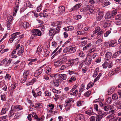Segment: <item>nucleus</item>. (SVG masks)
Listing matches in <instances>:
<instances>
[{"label":"nucleus","instance_id":"nucleus-64","mask_svg":"<svg viewBox=\"0 0 121 121\" xmlns=\"http://www.w3.org/2000/svg\"><path fill=\"white\" fill-rule=\"evenodd\" d=\"M82 17L81 15H78L75 16L74 18L76 20H78L81 19Z\"/></svg>","mask_w":121,"mask_h":121},{"label":"nucleus","instance_id":"nucleus-3","mask_svg":"<svg viewBox=\"0 0 121 121\" xmlns=\"http://www.w3.org/2000/svg\"><path fill=\"white\" fill-rule=\"evenodd\" d=\"M8 59L7 58H5L1 62L0 64H1L2 65L3 64H4L6 63L5 65V66H7L9 65L11 63V61L12 60V59H9L7 61Z\"/></svg>","mask_w":121,"mask_h":121},{"label":"nucleus","instance_id":"nucleus-29","mask_svg":"<svg viewBox=\"0 0 121 121\" xmlns=\"http://www.w3.org/2000/svg\"><path fill=\"white\" fill-rule=\"evenodd\" d=\"M61 61L62 63L63 64L64 62L66 61L67 60V57L64 56H62L61 59L60 60Z\"/></svg>","mask_w":121,"mask_h":121},{"label":"nucleus","instance_id":"nucleus-2","mask_svg":"<svg viewBox=\"0 0 121 121\" xmlns=\"http://www.w3.org/2000/svg\"><path fill=\"white\" fill-rule=\"evenodd\" d=\"M117 13L116 11L113 10L111 13H107L105 16L106 19H109L113 18V17L117 14Z\"/></svg>","mask_w":121,"mask_h":121},{"label":"nucleus","instance_id":"nucleus-44","mask_svg":"<svg viewBox=\"0 0 121 121\" xmlns=\"http://www.w3.org/2000/svg\"><path fill=\"white\" fill-rule=\"evenodd\" d=\"M94 84V83L91 82H90L87 85L86 89H88L92 87Z\"/></svg>","mask_w":121,"mask_h":121},{"label":"nucleus","instance_id":"nucleus-56","mask_svg":"<svg viewBox=\"0 0 121 121\" xmlns=\"http://www.w3.org/2000/svg\"><path fill=\"white\" fill-rule=\"evenodd\" d=\"M102 75V74L100 73H99V75L94 80V82H95L98 80L100 77Z\"/></svg>","mask_w":121,"mask_h":121},{"label":"nucleus","instance_id":"nucleus-42","mask_svg":"<svg viewBox=\"0 0 121 121\" xmlns=\"http://www.w3.org/2000/svg\"><path fill=\"white\" fill-rule=\"evenodd\" d=\"M60 27L59 25H58V26H57V27L56 28V30L55 31V33L53 35H54L56 33H58L60 31Z\"/></svg>","mask_w":121,"mask_h":121},{"label":"nucleus","instance_id":"nucleus-27","mask_svg":"<svg viewBox=\"0 0 121 121\" xmlns=\"http://www.w3.org/2000/svg\"><path fill=\"white\" fill-rule=\"evenodd\" d=\"M85 113L86 114L90 116L92 115H94V112L92 111L88 110L85 111Z\"/></svg>","mask_w":121,"mask_h":121},{"label":"nucleus","instance_id":"nucleus-13","mask_svg":"<svg viewBox=\"0 0 121 121\" xmlns=\"http://www.w3.org/2000/svg\"><path fill=\"white\" fill-rule=\"evenodd\" d=\"M43 69L41 68L39 69L36 71L34 74V75L35 77H37L42 72Z\"/></svg>","mask_w":121,"mask_h":121},{"label":"nucleus","instance_id":"nucleus-26","mask_svg":"<svg viewBox=\"0 0 121 121\" xmlns=\"http://www.w3.org/2000/svg\"><path fill=\"white\" fill-rule=\"evenodd\" d=\"M20 34V32H19L14 33L11 35V37L14 40L17 37V35Z\"/></svg>","mask_w":121,"mask_h":121},{"label":"nucleus","instance_id":"nucleus-14","mask_svg":"<svg viewBox=\"0 0 121 121\" xmlns=\"http://www.w3.org/2000/svg\"><path fill=\"white\" fill-rule=\"evenodd\" d=\"M90 7L89 5H86L83 8H82L80 10L81 12H86L90 10Z\"/></svg>","mask_w":121,"mask_h":121},{"label":"nucleus","instance_id":"nucleus-4","mask_svg":"<svg viewBox=\"0 0 121 121\" xmlns=\"http://www.w3.org/2000/svg\"><path fill=\"white\" fill-rule=\"evenodd\" d=\"M13 18V17L10 16L9 18L8 19L7 21V29L8 30H10L11 28V25L12 23V20Z\"/></svg>","mask_w":121,"mask_h":121},{"label":"nucleus","instance_id":"nucleus-41","mask_svg":"<svg viewBox=\"0 0 121 121\" xmlns=\"http://www.w3.org/2000/svg\"><path fill=\"white\" fill-rule=\"evenodd\" d=\"M17 85V84L15 83H13L11 86L12 90L13 91L14 89L16 87Z\"/></svg>","mask_w":121,"mask_h":121},{"label":"nucleus","instance_id":"nucleus-60","mask_svg":"<svg viewBox=\"0 0 121 121\" xmlns=\"http://www.w3.org/2000/svg\"><path fill=\"white\" fill-rule=\"evenodd\" d=\"M108 62H105L103 64V68H104L106 69V68L107 67H108Z\"/></svg>","mask_w":121,"mask_h":121},{"label":"nucleus","instance_id":"nucleus-9","mask_svg":"<svg viewBox=\"0 0 121 121\" xmlns=\"http://www.w3.org/2000/svg\"><path fill=\"white\" fill-rule=\"evenodd\" d=\"M103 13L101 12H99L98 14L96 15V18L97 20L99 21L103 18Z\"/></svg>","mask_w":121,"mask_h":121},{"label":"nucleus","instance_id":"nucleus-35","mask_svg":"<svg viewBox=\"0 0 121 121\" xmlns=\"http://www.w3.org/2000/svg\"><path fill=\"white\" fill-rule=\"evenodd\" d=\"M78 86V84H75L73 86L71 89V90L70 91V92H72L73 91L76 89Z\"/></svg>","mask_w":121,"mask_h":121},{"label":"nucleus","instance_id":"nucleus-47","mask_svg":"<svg viewBox=\"0 0 121 121\" xmlns=\"http://www.w3.org/2000/svg\"><path fill=\"white\" fill-rule=\"evenodd\" d=\"M39 15L40 17H45L48 16V15L46 13H40Z\"/></svg>","mask_w":121,"mask_h":121},{"label":"nucleus","instance_id":"nucleus-6","mask_svg":"<svg viewBox=\"0 0 121 121\" xmlns=\"http://www.w3.org/2000/svg\"><path fill=\"white\" fill-rule=\"evenodd\" d=\"M33 35H38L41 36V32L39 30L37 29H35L33 30Z\"/></svg>","mask_w":121,"mask_h":121},{"label":"nucleus","instance_id":"nucleus-28","mask_svg":"<svg viewBox=\"0 0 121 121\" xmlns=\"http://www.w3.org/2000/svg\"><path fill=\"white\" fill-rule=\"evenodd\" d=\"M117 44V43L115 41H112L109 46V47H114L116 46Z\"/></svg>","mask_w":121,"mask_h":121},{"label":"nucleus","instance_id":"nucleus-48","mask_svg":"<svg viewBox=\"0 0 121 121\" xmlns=\"http://www.w3.org/2000/svg\"><path fill=\"white\" fill-rule=\"evenodd\" d=\"M82 5V4L81 3L77 4L74 6V8L76 9L79 8Z\"/></svg>","mask_w":121,"mask_h":121},{"label":"nucleus","instance_id":"nucleus-51","mask_svg":"<svg viewBox=\"0 0 121 121\" xmlns=\"http://www.w3.org/2000/svg\"><path fill=\"white\" fill-rule=\"evenodd\" d=\"M52 91L54 93L57 94H60L61 92V91H60L56 90L54 89H52Z\"/></svg>","mask_w":121,"mask_h":121},{"label":"nucleus","instance_id":"nucleus-38","mask_svg":"<svg viewBox=\"0 0 121 121\" xmlns=\"http://www.w3.org/2000/svg\"><path fill=\"white\" fill-rule=\"evenodd\" d=\"M29 71H26L24 73L23 76L25 78H26L29 75Z\"/></svg>","mask_w":121,"mask_h":121},{"label":"nucleus","instance_id":"nucleus-43","mask_svg":"<svg viewBox=\"0 0 121 121\" xmlns=\"http://www.w3.org/2000/svg\"><path fill=\"white\" fill-rule=\"evenodd\" d=\"M45 95L46 96H51V93L47 91H45Z\"/></svg>","mask_w":121,"mask_h":121},{"label":"nucleus","instance_id":"nucleus-31","mask_svg":"<svg viewBox=\"0 0 121 121\" xmlns=\"http://www.w3.org/2000/svg\"><path fill=\"white\" fill-rule=\"evenodd\" d=\"M87 65L85 63H83V62L82 63L79 65V68L80 69H82L86 68L87 67Z\"/></svg>","mask_w":121,"mask_h":121},{"label":"nucleus","instance_id":"nucleus-17","mask_svg":"<svg viewBox=\"0 0 121 121\" xmlns=\"http://www.w3.org/2000/svg\"><path fill=\"white\" fill-rule=\"evenodd\" d=\"M37 81L35 78H34L31 80L30 82H27L26 83V85L27 86L31 85L34 84Z\"/></svg>","mask_w":121,"mask_h":121},{"label":"nucleus","instance_id":"nucleus-62","mask_svg":"<svg viewBox=\"0 0 121 121\" xmlns=\"http://www.w3.org/2000/svg\"><path fill=\"white\" fill-rule=\"evenodd\" d=\"M111 33V31L110 30H108L104 34V36L105 37H107L109 34H110Z\"/></svg>","mask_w":121,"mask_h":121},{"label":"nucleus","instance_id":"nucleus-55","mask_svg":"<svg viewBox=\"0 0 121 121\" xmlns=\"http://www.w3.org/2000/svg\"><path fill=\"white\" fill-rule=\"evenodd\" d=\"M96 50V48H93L92 49H91L89 51V53H91L93 52H94Z\"/></svg>","mask_w":121,"mask_h":121},{"label":"nucleus","instance_id":"nucleus-8","mask_svg":"<svg viewBox=\"0 0 121 121\" xmlns=\"http://www.w3.org/2000/svg\"><path fill=\"white\" fill-rule=\"evenodd\" d=\"M69 52H70L71 53H73L75 52L77 49V47L76 46H72L68 47Z\"/></svg>","mask_w":121,"mask_h":121},{"label":"nucleus","instance_id":"nucleus-1","mask_svg":"<svg viewBox=\"0 0 121 121\" xmlns=\"http://www.w3.org/2000/svg\"><path fill=\"white\" fill-rule=\"evenodd\" d=\"M107 114V112H102L101 114L98 113L96 116V121H100L103 117L106 116Z\"/></svg>","mask_w":121,"mask_h":121},{"label":"nucleus","instance_id":"nucleus-7","mask_svg":"<svg viewBox=\"0 0 121 121\" xmlns=\"http://www.w3.org/2000/svg\"><path fill=\"white\" fill-rule=\"evenodd\" d=\"M91 57L90 56L89 57H86L84 60L85 63L87 65H90L91 62Z\"/></svg>","mask_w":121,"mask_h":121},{"label":"nucleus","instance_id":"nucleus-34","mask_svg":"<svg viewBox=\"0 0 121 121\" xmlns=\"http://www.w3.org/2000/svg\"><path fill=\"white\" fill-rule=\"evenodd\" d=\"M55 30L53 28H52L50 29L49 31V35L51 36L54 33Z\"/></svg>","mask_w":121,"mask_h":121},{"label":"nucleus","instance_id":"nucleus-63","mask_svg":"<svg viewBox=\"0 0 121 121\" xmlns=\"http://www.w3.org/2000/svg\"><path fill=\"white\" fill-rule=\"evenodd\" d=\"M49 52L48 51L46 50L44 54V56L45 57H46L49 55Z\"/></svg>","mask_w":121,"mask_h":121},{"label":"nucleus","instance_id":"nucleus-53","mask_svg":"<svg viewBox=\"0 0 121 121\" xmlns=\"http://www.w3.org/2000/svg\"><path fill=\"white\" fill-rule=\"evenodd\" d=\"M121 104V101L117 100L114 103V104L117 105H119Z\"/></svg>","mask_w":121,"mask_h":121},{"label":"nucleus","instance_id":"nucleus-50","mask_svg":"<svg viewBox=\"0 0 121 121\" xmlns=\"http://www.w3.org/2000/svg\"><path fill=\"white\" fill-rule=\"evenodd\" d=\"M91 92L90 91H87L84 94V95L87 97H89L91 94Z\"/></svg>","mask_w":121,"mask_h":121},{"label":"nucleus","instance_id":"nucleus-49","mask_svg":"<svg viewBox=\"0 0 121 121\" xmlns=\"http://www.w3.org/2000/svg\"><path fill=\"white\" fill-rule=\"evenodd\" d=\"M118 97L117 94H113L112 95V99L113 100H116L118 99Z\"/></svg>","mask_w":121,"mask_h":121},{"label":"nucleus","instance_id":"nucleus-11","mask_svg":"<svg viewBox=\"0 0 121 121\" xmlns=\"http://www.w3.org/2000/svg\"><path fill=\"white\" fill-rule=\"evenodd\" d=\"M74 100L73 98L69 99L65 101V107L68 106V105L71 106V105L70 104V103L72 102H74Z\"/></svg>","mask_w":121,"mask_h":121},{"label":"nucleus","instance_id":"nucleus-24","mask_svg":"<svg viewBox=\"0 0 121 121\" xmlns=\"http://www.w3.org/2000/svg\"><path fill=\"white\" fill-rule=\"evenodd\" d=\"M76 104L77 106L80 107L83 105L84 104V103L83 101L79 100L77 101Z\"/></svg>","mask_w":121,"mask_h":121},{"label":"nucleus","instance_id":"nucleus-5","mask_svg":"<svg viewBox=\"0 0 121 121\" xmlns=\"http://www.w3.org/2000/svg\"><path fill=\"white\" fill-rule=\"evenodd\" d=\"M78 121H84L85 119L84 116L82 114H78L76 118Z\"/></svg>","mask_w":121,"mask_h":121},{"label":"nucleus","instance_id":"nucleus-46","mask_svg":"<svg viewBox=\"0 0 121 121\" xmlns=\"http://www.w3.org/2000/svg\"><path fill=\"white\" fill-rule=\"evenodd\" d=\"M60 76L63 80L66 79L67 78V75L65 74H60Z\"/></svg>","mask_w":121,"mask_h":121},{"label":"nucleus","instance_id":"nucleus-23","mask_svg":"<svg viewBox=\"0 0 121 121\" xmlns=\"http://www.w3.org/2000/svg\"><path fill=\"white\" fill-rule=\"evenodd\" d=\"M23 28L24 29L28 28L29 26V24L28 22H24L22 24Z\"/></svg>","mask_w":121,"mask_h":121},{"label":"nucleus","instance_id":"nucleus-22","mask_svg":"<svg viewBox=\"0 0 121 121\" xmlns=\"http://www.w3.org/2000/svg\"><path fill=\"white\" fill-rule=\"evenodd\" d=\"M15 112V109L12 107L11 110L9 112V117H12Z\"/></svg>","mask_w":121,"mask_h":121},{"label":"nucleus","instance_id":"nucleus-45","mask_svg":"<svg viewBox=\"0 0 121 121\" xmlns=\"http://www.w3.org/2000/svg\"><path fill=\"white\" fill-rule=\"evenodd\" d=\"M110 25V23L108 22L105 23L104 25V27L105 28L107 27H108Z\"/></svg>","mask_w":121,"mask_h":121},{"label":"nucleus","instance_id":"nucleus-59","mask_svg":"<svg viewBox=\"0 0 121 121\" xmlns=\"http://www.w3.org/2000/svg\"><path fill=\"white\" fill-rule=\"evenodd\" d=\"M84 90V86L82 84V87L79 89V92H82Z\"/></svg>","mask_w":121,"mask_h":121},{"label":"nucleus","instance_id":"nucleus-33","mask_svg":"<svg viewBox=\"0 0 121 121\" xmlns=\"http://www.w3.org/2000/svg\"><path fill=\"white\" fill-rule=\"evenodd\" d=\"M115 117V114H111L110 115H109L106 117V119H109L110 120L112 119L113 118H114Z\"/></svg>","mask_w":121,"mask_h":121},{"label":"nucleus","instance_id":"nucleus-12","mask_svg":"<svg viewBox=\"0 0 121 121\" xmlns=\"http://www.w3.org/2000/svg\"><path fill=\"white\" fill-rule=\"evenodd\" d=\"M24 48L23 46L21 45L17 53L19 56L22 55L24 52Z\"/></svg>","mask_w":121,"mask_h":121},{"label":"nucleus","instance_id":"nucleus-30","mask_svg":"<svg viewBox=\"0 0 121 121\" xmlns=\"http://www.w3.org/2000/svg\"><path fill=\"white\" fill-rule=\"evenodd\" d=\"M21 116L20 113L17 112L16 113L14 117V118L15 119H17L19 118Z\"/></svg>","mask_w":121,"mask_h":121},{"label":"nucleus","instance_id":"nucleus-25","mask_svg":"<svg viewBox=\"0 0 121 121\" xmlns=\"http://www.w3.org/2000/svg\"><path fill=\"white\" fill-rule=\"evenodd\" d=\"M62 64V63L61 61L59 60L55 62L54 64L55 66L58 67L60 66Z\"/></svg>","mask_w":121,"mask_h":121},{"label":"nucleus","instance_id":"nucleus-16","mask_svg":"<svg viewBox=\"0 0 121 121\" xmlns=\"http://www.w3.org/2000/svg\"><path fill=\"white\" fill-rule=\"evenodd\" d=\"M112 55V53L110 52H108L105 55V59L106 60H108L111 58Z\"/></svg>","mask_w":121,"mask_h":121},{"label":"nucleus","instance_id":"nucleus-37","mask_svg":"<svg viewBox=\"0 0 121 121\" xmlns=\"http://www.w3.org/2000/svg\"><path fill=\"white\" fill-rule=\"evenodd\" d=\"M98 10H96L95 9L94 10L93 9H90V10H89V12L90 13H89V14H94L95 12H97L98 11Z\"/></svg>","mask_w":121,"mask_h":121},{"label":"nucleus","instance_id":"nucleus-15","mask_svg":"<svg viewBox=\"0 0 121 121\" xmlns=\"http://www.w3.org/2000/svg\"><path fill=\"white\" fill-rule=\"evenodd\" d=\"M98 105L96 104H95L94 105V109L99 114H101L102 112H104V111L102 110L101 109H98Z\"/></svg>","mask_w":121,"mask_h":121},{"label":"nucleus","instance_id":"nucleus-21","mask_svg":"<svg viewBox=\"0 0 121 121\" xmlns=\"http://www.w3.org/2000/svg\"><path fill=\"white\" fill-rule=\"evenodd\" d=\"M99 69L98 68H96L94 71V72L93 75V77H95L99 73Z\"/></svg>","mask_w":121,"mask_h":121},{"label":"nucleus","instance_id":"nucleus-52","mask_svg":"<svg viewBox=\"0 0 121 121\" xmlns=\"http://www.w3.org/2000/svg\"><path fill=\"white\" fill-rule=\"evenodd\" d=\"M102 41L103 40L102 39H99L96 41V44L99 45L102 42Z\"/></svg>","mask_w":121,"mask_h":121},{"label":"nucleus","instance_id":"nucleus-10","mask_svg":"<svg viewBox=\"0 0 121 121\" xmlns=\"http://www.w3.org/2000/svg\"><path fill=\"white\" fill-rule=\"evenodd\" d=\"M114 108V107L113 106L109 105L104 106L103 108L104 110L106 111H108L110 110L113 109Z\"/></svg>","mask_w":121,"mask_h":121},{"label":"nucleus","instance_id":"nucleus-32","mask_svg":"<svg viewBox=\"0 0 121 121\" xmlns=\"http://www.w3.org/2000/svg\"><path fill=\"white\" fill-rule=\"evenodd\" d=\"M59 79L56 80H54L53 82L55 86H57L59 85Z\"/></svg>","mask_w":121,"mask_h":121},{"label":"nucleus","instance_id":"nucleus-20","mask_svg":"<svg viewBox=\"0 0 121 121\" xmlns=\"http://www.w3.org/2000/svg\"><path fill=\"white\" fill-rule=\"evenodd\" d=\"M12 107L15 109H16L17 111H19L20 110H22L23 108L21 105H17L15 106H13Z\"/></svg>","mask_w":121,"mask_h":121},{"label":"nucleus","instance_id":"nucleus-57","mask_svg":"<svg viewBox=\"0 0 121 121\" xmlns=\"http://www.w3.org/2000/svg\"><path fill=\"white\" fill-rule=\"evenodd\" d=\"M116 20H121V16L120 15H117L116 16Z\"/></svg>","mask_w":121,"mask_h":121},{"label":"nucleus","instance_id":"nucleus-39","mask_svg":"<svg viewBox=\"0 0 121 121\" xmlns=\"http://www.w3.org/2000/svg\"><path fill=\"white\" fill-rule=\"evenodd\" d=\"M60 22H54L52 23L51 25L53 26H57L60 25Z\"/></svg>","mask_w":121,"mask_h":121},{"label":"nucleus","instance_id":"nucleus-40","mask_svg":"<svg viewBox=\"0 0 121 121\" xmlns=\"http://www.w3.org/2000/svg\"><path fill=\"white\" fill-rule=\"evenodd\" d=\"M100 30V27H97L95 28V30L93 31V33L94 34H95L96 33L98 32Z\"/></svg>","mask_w":121,"mask_h":121},{"label":"nucleus","instance_id":"nucleus-18","mask_svg":"<svg viewBox=\"0 0 121 121\" xmlns=\"http://www.w3.org/2000/svg\"><path fill=\"white\" fill-rule=\"evenodd\" d=\"M42 48L43 47L41 46L40 45L38 46L36 52V55H38L39 53L41 52Z\"/></svg>","mask_w":121,"mask_h":121},{"label":"nucleus","instance_id":"nucleus-61","mask_svg":"<svg viewBox=\"0 0 121 121\" xmlns=\"http://www.w3.org/2000/svg\"><path fill=\"white\" fill-rule=\"evenodd\" d=\"M79 55L80 57H84L85 56L84 54L83 53V52L80 51V52L79 53Z\"/></svg>","mask_w":121,"mask_h":121},{"label":"nucleus","instance_id":"nucleus-19","mask_svg":"<svg viewBox=\"0 0 121 121\" xmlns=\"http://www.w3.org/2000/svg\"><path fill=\"white\" fill-rule=\"evenodd\" d=\"M65 7L63 6H60L59 8L58 13H64L65 11Z\"/></svg>","mask_w":121,"mask_h":121},{"label":"nucleus","instance_id":"nucleus-58","mask_svg":"<svg viewBox=\"0 0 121 121\" xmlns=\"http://www.w3.org/2000/svg\"><path fill=\"white\" fill-rule=\"evenodd\" d=\"M42 105V104L41 103H36L35 105V108H38L39 107Z\"/></svg>","mask_w":121,"mask_h":121},{"label":"nucleus","instance_id":"nucleus-54","mask_svg":"<svg viewBox=\"0 0 121 121\" xmlns=\"http://www.w3.org/2000/svg\"><path fill=\"white\" fill-rule=\"evenodd\" d=\"M76 79V78H75V77L73 76L71 77L69 79V80H68V82H71L73 81H75Z\"/></svg>","mask_w":121,"mask_h":121},{"label":"nucleus","instance_id":"nucleus-36","mask_svg":"<svg viewBox=\"0 0 121 121\" xmlns=\"http://www.w3.org/2000/svg\"><path fill=\"white\" fill-rule=\"evenodd\" d=\"M1 99L2 101H4L6 100V95L4 94L1 95Z\"/></svg>","mask_w":121,"mask_h":121}]
</instances>
